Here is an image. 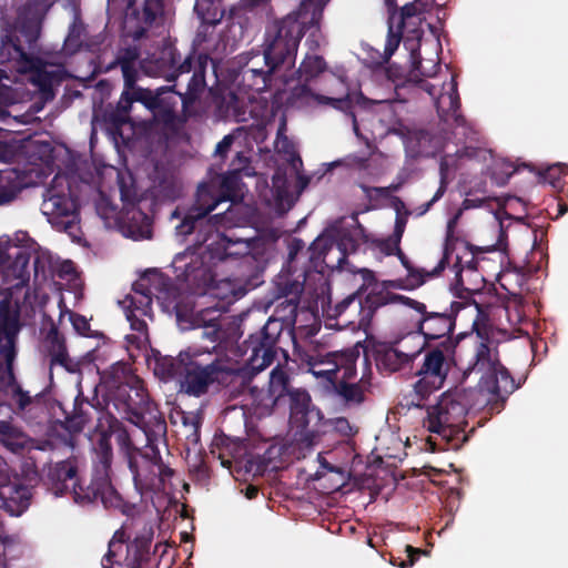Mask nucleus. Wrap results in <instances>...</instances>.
Instances as JSON below:
<instances>
[{
  "instance_id": "obj_1",
  "label": "nucleus",
  "mask_w": 568,
  "mask_h": 568,
  "mask_svg": "<svg viewBox=\"0 0 568 568\" xmlns=\"http://www.w3.org/2000/svg\"><path fill=\"white\" fill-rule=\"evenodd\" d=\"M138 60L140 51L135 47L122 48L105 71L120 68L123 75V91L118 101L115 112L120 121H126L132 104L141 103L152 114L153 121L171 136L179 135L186 122L199 115L195 104L201 101L207 83L203 78V62H200L197 72L193 73L187 82L186 91H176V84L162 85L156 89L138 85Z\"/></svg>"
},
{
  "instance_id": "obj_2",
  "label": "nucleus",
  "mask_w": 568,
  "mask_h": 568,
  "mask_svg": "<svg viewBox=\"0 0 568 568\" xmlns=\"http://www.w3.org/2000/svg\"><path fill=\"white\" fill-rule=\"evenodd\" d=\"M101 381L106 389V407L110 413L113 408L121 418L139 427L144 436H151L153 440L165 437V417L150 399L143 381L134 374L129 363L112 364L102 373Z\"/></svg>"
},
{
  "instance_id": "obj_3",
  "label": "nucleus",
  "mask_w": 568,
  "mask_h": 568,
  "mask_svg": "<svg viewBox=\"0 0 568 568\" xmlns=\"http://www.w3.org/2000/svg\"><path fill=\"white\" fill-rule=\"evenodd\" d=\"M42 16L36 3L24 4L17 18L14 31L2 40L1 55L17 62L20 73H29L30 82L38 88L44 100L54 98V87L64 80L61 65L48 63L29 51L36 48L40 37Z\"/></svg>"
},
{
  "instance_id": "obj_4",
  "label": "nucleus",
  "mask_w": 568,
  "mask_h": 568,
  "mask_svg": "<svg viewBox=\"0 0 568 568\" xmlns=\"http://www.w3.org/2000/svg\"><path fill=\"white\" fill-rule=\"evenodd\" d=\"M323 9L310 0L301 2L298 9L271 23L265 31L264 59L284 74L294 68L297 49L305 32L320 30Z\"/></svg>"
},
{
  "instance_id": "obj_5",
  "label": "nucleus",
  "mask_w": 568,
  "mask_h": 568,
  "mask_svg": "<svg viewBox=\"0 0 568 568\" xmlns=\"http://www.w3.org/2000/svg\"><path fill=\"white\" fill-rule=\"evenodd\" d=\"M224 242L223 251L216 255V258L220 261L237 255L244 260H257L258 256L263 255V251L260 247L265 245L264 241L257 237L239 241L225 237ZM206 253H209V260L215 258L211 248L206 247V251L202 253L187 248L182 253H178L172 261V268L176 281L192 294H205L215 282L214 272L211 264L206 261Z\"/></svg>"
},
{
  "instance_id": "obj_6",
  "label": "nucleus",
  "mask_w": 568,
  "mask_h": 568,
  "mask_svg": "<svg viewBox=\"0 0 568 568\" xmlns=\"http://www.w3.org/2000/svg\"><path fill=\"white\" fill-rule=\"evenodd\" d=\"M479 390L454 388L443 393L436 405L427 409V429L445 440L448 449L457 450L467 440V414L477 404Z\"/></svg>"
},
{
  "instance_id": "obj_7",
  "label": "nucleus",
  "mask_w": 568,
  "mask_h": 568,
  "mask_svg": "<svg viewBox=\"0 0 568 568\" xmlns=\"http://www.w3.org/2000/svg\"><path fill=\"white\" fill-rule=\"evenodd\" d=\"M473 373L480 374L481 387L496 396L490 406L491 410L500 412L508 396L518 388L510 372L500 362L497 343L480 334L476 336L474 355L463 376L468 377Z\"/></svg>"
},
{
  "instance_id": "obj_8",
  "label": "nucleus",
  "mask_w": 568,
  "mask_h": 568,
  "mask_svg": "<svg viewBox=\"0 0 568 568\" xmlns=\"http://www.w3.org/2000/svg\"><path fill=\"white\" fill-rule=\"evenodd\" d=\"M196 45L194 42L190 51L182 55L174 43L166 41L140 61L141 70L149 77L162 78L169 83L176 84L181 75L197 72L200 62H203V78L206 80L207 65L213 60L207 52H199Z\"/></svg>"
},
{
  "instance_id": "obj_9",
  "label": "nucleus",
  "mask_w": 568,
  "mask_h": 568,
  "mask_svg": "<svg viewBox=\"0 0 568 568\" xmlns=\"http://www.w3.org/2000/svg\"><path fill=\"white\" fill-rule=\"evenodd\" d=\"M457 342L447 339L444 343L422 347L424 358L416 371L417 381L413 385L409 405L422 408L428 397L443 388L450 371V362Z\"/></svg>"
},
{
  "instance_id": "obj_10",
  "label": "nucleus",
  "mask_w": 568,
  "mask_h": 568,
  "mask_svg": "<svg viewBox=\"0 0 568 568\" xmlns=\"http://www.w3.org/2000/svg\"><path fill=\"white\" fill-rule=\"evenodd\" d=\"M182 376L179 379L180 392L202 397L211 387L220 385L231 373L223 363L207 349L189 347V355H184Z\"/></svg>"
},
{
  "instance_id": "obj_11",
  "label": "nucleus",
  "mask_w": 568,
  "mask_h": 568,
  "mask_svg": "<svg viewBox=\"0 0 568 568\" xmlns=\"http://www.w3.org/2000/svg\"><path fill=\"white\" fill-rule=\"evenodd\" d=\"M144 437V447L126 459L134 487L140 494L162 489L165 481L174 476V470L163 462L159 450V444L165 443L166 436L154 440L151 436Z\"/></svg>"
},
{
  "instance_id": "obj_12",
  "label": "nucleus",
  "mask_w": 568,
  "mask_h": 568,
  "mask_svg": "<svg viewBox=\"0 0 568 568\" xmlns=\"http://www.w3.org/2000/svg\"><path fill=\"white\" fill-rule=\"evenodd\" d=\"M399 298L406 306L420 315L416 323V328L424 337L423 347L430 345L432 341H439L438 343H444L446 338L455 341L453 334L456 327L457 315L464 308L462 302L453 301L448 307L442 311H428L423 302L407 296H399Z\"/></svg>"
},
{
  "instance_id": "obj_13",
  "label": "nucleus",
  "mask_w": 568,
  "mask_h": 568,
  "mask_svg": "<svg viewBox=\"0 0 568 568\" xmlns=\"http://www.w3.org/2000/svg\"><path fill=\"white\" fill-rule=\"evenodd\" d=\"M388 301V294L382 291H373L364 298L356 292L337 303L333 308L331 317L343 318L344 325H353L354 328L367 333L376 311L385 306Z\"/></svg>"
},
{
  "instance_id": "obj_14",
  "label": "nucleus",
  "mask_w": 568,
  "mask_h": 568,
  "mask_svg": "<svg viewBox=\"0 0 568 568\" xmlns=\"http://www.w3.org/2000/svg\"><path fill=\"white\" fill-rule=\"evenodd\" d=\"M287 403L290 408V424L300 434L298 442L311 447L320 438V430L316 428L324 416L317 407L312 404L307 390L296 388L288 393Z\"/></svg>"
},
{
  "instance_id": "obj_15",
  "label": "nucleus",
  "mask_w": 568,
  "mask_h": 568,
  "mask_svg": "<svg viewBox=\"0 0 568 568\" xmlns=\"http://www.w3.org/2000/svg\"><path fill=\"white\" fill-rule=\"evenodd\" d=\"M281 331L282 324L277 320L268 318L260 332L248 336L245 344L252 354L248 363L237 371V375L243 381L251 379L256 373L272 364Z\"/></svg>"
},
{
  "instance_id": "obj_16",
  "label": "nucleus",
  "mask_w": 568,
  "mask_h": 568,
  "mask_svg": "<svg viewBox=\"0 0 568 568\" xmlns=\"http://www.w3.org/2000/svg\"><path fill=\"white\" fill-rule=\"evenodd\" d=\"M59 180L62 179L54 176L52 184L44 191L41 211L55 230L71 233L78 219V204L69 189L68 192L58 190Z\"/></svg>"
},
{
  "instance_id": "obj_17",
  "label": "nucleus",
  "mask_w": 568,
  "mask_h": 568,
  "mask_svg": "<svg viewBox=\"0 0 568 568\" xmlns=\"http://www.w3.org/2000/svg\"><path fill=\"white\" fill-rule=\"evenodd\" d=\"M356 231L341 229L336 232L335 241L317 237L310 246V261H322L327 267H342L349 254L358 250L359 243Z\"/></svg>"
},
{
  "instance_id": "obj_18",
  "label": "nucleus",
  "mask_w": 568,
  "mask_h": 568,
  "mask_svg": "<svg viewBox=\"0 0 568 568\" xmlns=\"http://www.w3.org/2000/svg\"><path fill=\"white\" fill-rule=\"evenodd\" d=\"M366 357H372L381 373L393 374L404 369H410L422 348L405 351L402 342H368L364 348Z\"/></svg>"
},
{
  "instance_id": "obj_19",
  "label": "nucleus",
  "mask_w": 568,
  "mask_h": 568,
  "mask_svg": "<svg viewBox=\"0 0 568 568\" xmlns=\"http://www.w3.org/2000/svg\"><path fill=\"white\" fill-rule=\"evenodd\" d=\"M53 414L57 416V409L60 410L63 420L61 426L71 434L81 433L94 418L100 419L102 406L97 397L90 400L84 396L82 389H79L74 397L72 410L69 412L61 402H55L52 406Z\"/></svg>"
},
{
  "instance_id": "obj_20",
  "label": "nucleus",
  "mask_w": 568,
  "mask_h": 568,
  "mask_svg": "<svg viewBox=\"0 0 568 568\" xmlns=\"http://www.w3.org/2000/svg\"><path fill=\"white\" fill-rule=\"evenodd\" d=\"M358 358L359 352L356 348L345 349L341 356H337L336 363L342 366L343 371L331 388L346 405H359L365 398L363 386L352 382L356 377Z\"/></svg>"
},
{
  "instance_id": "obj_21",
  "label": "nucleus",
  "mask_w": 568,
  "mask_h": 568,
  "mask_svg": "<svg viewBox=\"0 0 568 568\" xmlns=\"http://www.w3.org/2000/svg\"><path fill=\"white\" fill-rule=\"evenodd\" d=\"M164 1L143 0L141 10L133 6V1H129L123 22L125 34L136 41L146 37L156 20L164 16Z\"/></svg>"
},
{
  "instance_id": "obj_22",
  "label": "nucleus",
  "mask_w": 568,
  "mask_h": 568,
  "mask_svg": "<svg viewBox=\"0 0 568 568\" xmlns=\"http://www.w3.org/2000/svg\"><path fill=\"white\" fill-rule=\"evenodd\" d=\"M79 477V462L72 456L64 460L48 463L43 466L40 480L54 496L70 493Z\"/></svg>"
},
{
  "instance_id": "obj_23",
  "label": "nucleus",
  "mask_w": 568,
  "mask_h": 568,
  "mask_svg": "<svg viewBox=\"0 0 568 568\" xmlns=\"http://www.w3.org/2000/svg\"><path fill=\"white\" fill-rule=\"evenodd\" d=\"M220 202L221 200L214 199L207 184H200L194 204L184 211L181 207H176L172 213V217H182L181 223L175 227L176 233L183 236L192 234L196 224L206 217Z\"/></svg>"
},
{
  "instance_id": "obj_24",
  "label": "nucleus",
  "mask_w": 568,
  "mask_h": 568,
  "mask_svg": "<svg viewBox=\"0 0 568 568\" xmlns=\"http://www.w3.org/2000/svg\"><path fill=\"white\" fill-rule=\"evenodd\" d=\"M48 322L50 327L44 336V344L50 356V367L59 365L69 373H78L79 363L70 358L64 334L60 332L59 325L51 317H48Z\"/></svg>"
},
{
  "instance_id": "obj_25",
  "label": "nucleus",
  "mask_w": 568,
  "mask_h": 568,
  "mask_svg": "<svg viewBox=\"0 0 568 568\" xmlns=\"http://www.w3.org/2000/svg\"><path fill=\"white\" fill-rule=\"evenodd\" d=\"M123 233L133 240H145L152 236V219L134 203L124 205L120 217Z\"/></svg>"
},
{
  "instance_id": "obj_26",
  "label": "nucleus",
  "mask_w": 568,
  "mask_h": 568,
  "mask_svg": "<svg viewBox=\"0 0 568 568\" xmlns=\"http://www.w3.org/2000/svg\"><path fill=\"white\" fill-rule=\"evenodd\" d=\"M437 114L442 122L448 125L464 126L465 116L460 113V99L457 89V82L452 79L449 90L442 93L435 100Z\"/></svg>"
},
{
  "instance_id": "obj_27",
  "label": "nucleus",
  "mask_w": 568,
  "mask_h": 568,
  "mask_svg": "<svg viewBox=\"0 0 568 568\" xmlns=\"http://www.w3.org/2000/svg\"><path fill=\"white\" fill-rule=\"evenodd\" d=\"M313 100H316L324 104H328L342 111L348 110L352 105V101L348 94L344 98H329L321 94H315L306 83L297 84L294 88H292L286 98V103L291 106L302 108L308 105Z\"/></svg>"
},
{
  "instance_id": "obj_28",
  "label": "nucleus",
  "mask_w": 568,
  "mask_h": 568,
  "mask_svg": "<svg viewBox=\"0 0 568 568\" xmlns=\"http://www.w3.org/2000/svg\"><path fill=\"white\" fill-rule=\"evenodd\" d=\"M0 498L10 515L20 516L30 506L31 491L27 486L11 483L7 477V480L0 484Z\"/></svg>"
},
{
  "instance_id": "obj_29",
  "label": "nucleus",
  "mask_w": 568,
  "mask_h": 568,
  "mask_svg": "<svg viewBox=\"0 0 568 568\" xmlns=\"http://www.w3.org/2000/svg\"><path fill=\"white\" fill-rule=\"evenodd\" d=\"M108 488L109 475L104 470H94L89 485L84 486L79 476L70 493L77 504L84 506L101 500L102 494Z\"/></svg>"
},
{
  "instance_id": "obj_30",
  "label": "nucleus",
  "mask_w": 568,
  "mask_h": 568,
  "mask_svg": "<svg viewBox=\"0 0 568 568\" xmlns=\"http://www.w3.org/2000/svg\"><path fill=\"white\" fill-rule=\"evenodd\" d=\"M194 12L202 23L194 42L201 45L206 41L207 27L219 24L225 16V10L222 8V0H195Z\"/></svg>"
},
{
  "instance_id": "obj_31",
  "label": "nucleus",
  "mask_w": 568,
  "mask_h": 568,
  "mask_svg": "<svg viewBox=\"0 0 568 568\" xmlns=\"http://www.w3.org/2000/svg\"><path fill=\"white\" fill-rule=\"evenodd\" d=\"M184 355H189V348L181 351L176 357L162 355L159 351H153L149 364L153 362V373L161 381H179L182 376L183 363H185V361H183Z\"/></svg>"
},
{
  "instance_id": "obj_32",
  "label": "nucleus",
  "mask_w": 568,
  "mask_h": 568,
  "mask_svg": "<svg viewBox=\"0 0 568 568\" xmlns=\"http://www.w3.org/2000/svg\"><path fill=\"white\" fill-rule=\"evenodd\" d=\"M30 257L31 254L27 248L14 246L12 253L0 254V266L11 272L16 278L24 282L30 276L28 271Z\"/></svg>"
},
{
  "instance_id": "obj_33",
  "label": "nucleus",
  "mask_w": 568,
  "mask_h": 568,
  "mask_svg": "<svg viewBox=\"0 0 568 568\" xmlns=\"http://www.w3.org/2000/svg\"><path fill=\"white\" fill-rule=\"evenodd\" d=\"M265 69H242L243 82L253 91L263 92L272 87L274 78H284L285 74L270 63Z\"/></svg>"
},
{
  "instance_id": "obj_34",
  "label": "nucleus",
  "mask_w": 568,
  "mask_h": 568,
  "mask_svg": "<svg viewBox=\"0 0 568 568\" xmlns=\"http://www.w3.org/2000/svg\"><path fill=\"white\" fill-rule=\"evenodd\" d=\"M274 292L276 298H284L295 312L304 292V280L292 278L290 274L280 275L274 283Z\"/></svg>"
},
{
  "instance_id": "obj_35",
  "label": "nucleus",
  "mask_w": 568,
  "mask_h": 568,
  "mask_svg": "<svg viewBox=\"0 0 568 568\" xmlns=\"http://www.w3.org/2000/svg\"><path fill=\"white\" fill-rule=\"evenodd\" d=\"M342 352H331L324 356L310 362V372L316 376L322 377L327 382V387L334 383V381L342 373V366L337 362V356H341Z\"/></svg>"
},
{
  "instance_id": "obj_36",
  "label": "nucleus",
  "mask_w": 568,
  "mask_h": 568,
  "mask_svg": "<svg viewBox=\"0 0 568 568\" xmlns=\"http://www.w3.org/2000/svg\"><path fill=\"white\" fill-rule=\"evenodd\" d=\"M158 565L155 555L150 551L148 539L136 540L135 544L128 547L126 568H158Z\"/></svg>"
},
{
  "instance_id": "obj_37",
  "label": "nucleus",
  "mask_w": 568,
  "mask_h": 568,
  "mask_svg": "<svg viewBox=\"0 0 568 568\" xmlns=\"http://www.w3.org/2000/svg\"><path fill=\"white\" fill-rule=\"evenodd\" d=\"M410 58H412V70H410V80L415 81L418 87L426 91L429 95L435 97L436 94V88L435 85L428 83L423 78H432L437 73V70L439 69L438 63L432 62L430 70H425L423 68V59L420 57L418 49H413L410 51Z\"/></svg>"
},
{
  "instance_id": "obj_38",
  "label": "nucleus",
  "mask_w": 568,
  "mask_h": 568,
  "mask_svg": "<svg viewBox=\"0 0 568 568\" xmlns=\"http://www.w3.org/2000/svg\"><path fill=\"white\" fill-rule=\"evenodd\" d=\"M153 296L166 310L176 308L180 303V290L172 283L169 277L158 276L153 280Z\"/></svg>"
},
{
  "instance_id": "obj_39",
  "label": "nucleus",
  "mask_w": 568,
  "mask_h": 568,
  "mask_svg": "<svg viewBox=\"0 0 568 568\" xmlns=\"http://www.w3.org/2000/svg\"><path fill=\"white\" fill-rule=\"evenodd\" d=\"M19 327L14 322H0V355L4 358L9 369L16 358V338Z\"/></svg>"
},
{
  "instance_id": "obj_40",
  "label": "nucleus",
  "mask_w": 568,
  "mask_h": 568,
  "mask_svg": "<svg viewBox=\"0 0 568 568\" xmlns=\"http://www.w3.org/2000/svg\"><path fill=\"white\" fill-rule=\"evenodd\" d=\"M21 190V180L16 170L0 171V206L13 202Z\"/></svg>"
},
{
  "instance_id": "obj_41",
  "label": "nucleus",
  "mask_w": 568,
  "mask_h": 568,
  "mask_svg": "<svg viewBox=\"0 0 568 568\" xmlns=\"http://www.w3.org/2000/svg\"><path fill=\"white\" fill-rule=\"evenodd\" d=\"M124 536H125L124 531H122V530L115 531L113 538L109 542L108 552L104 555V557L102 559V568H104V567L112 568L114 564H118L115 558L123 550H125L128 552V547H131L133 544H135L136 540L148 539L150 545L152 544V538L145 537V536L136 537L131 544H125ZM126 558H128V555L125 556V559ZM124 567L126 568V562L124 564Z\"/></svg>"
},
{
  "instance_id": "obj_42",
  "label": "nucleus",
  "mask_w": 568,
  "mask_h": 568,
  "mask_svg": "<svg viewBox=\"0 0 568 568\" xmlns=\"http://www.w3.org/2000/svg\"><path fill=\"white\" fill-rule=\"evenodd\" d=\"M101 503L105 508L120 511L128 517L134 516L136 505L125 500L121 494L112 486L111 478L109 477V488L102 494Z\"/></svg>"
},
{
  "instance_id": "obj_43",
  "label": "nucleus",
  "mask_w": 568,
  "mask_h": 568,
  "mask_svg": "<svg viewBox=\"0 0 568 568\" xmlns=\"http://www.w3.org/2000/svg\"><path fill=\"white\" fill-rule=\"evenodd\" d=\"M295 388L291 387V377L285 369L276 366L270 374L268 390L274 397L275 403L288 396L290 392Z\"/></svg>"
},
{
  "instance_id": "obj_44",
  "label": "nucleus",
  "mask_w": 568,
  "mask_h": 568,
  "mask_svg": "<svg viewBox=\"0 0 568 568\" xmlns=\"http://www.w3.org/2000/svg\"><path fill=\"white\" fill-rule=\"evenodd\" d=\"M568 166L565 164H554L544 171L537 172L539 183L550 185L555 191L561 192L567 183Z\"/></svg>"
},
{
  "instance_id": "obj_45",
  "label": "nucleus",
  "mask_w": 568,
  "mask_h": 568,
  "mask_svg": "<svg viewBox=\"0 0 568 568\" xmlns=\"http://www.w3.org/2000/svg\"><path fill=\"white\" fill-rule=\"evenodd\" d=\"M110 430L115 438L116 445L119 446L120 450L124 454L126 459H129L130 456L133 455V453L142 449L141 447H138L134 444L129 430L118 419H114L110 423Z\"/></svg>"
},
{
  "instance_id": "obj_46",
  "label": "nucleus",
  "mask_w": 568,
  "mask_h": 568,
  "mask_svg": "<svg viewBox=\"0 0 568 568\" xmlns=\"http://www.w3.org/2000/svg\"><path fill=\"white\" fill-rule=\"evenodd\" d=\"M454 226H455V220H449V222L447 224V231H446V236H445V242H444L443 256L439 260V262L437 263V265L432 271H429L427 273L428 277L434 278V277L439 276L444 272V270L447 267V265L449 263V257L455 250L456 237L454 236Z\"/></svg>"
},
{
  "instance_id": "obj_47",
  "label": "nucleus",
  "mask_w": 568,
  "mask_h": 568,
  "mask_svg": "<svg viewBox=\"0 0 568 568\" xmlns=\"http://www.w3.org/2000/svg\"><path fill=\"white\" fill-rule=\"evenodd\" d=\"M387 255H396L402 265L406 268L408 273V277L414 281L415 286L423 285L426 280L429 277L427 276V273L429 271H425L423 268H415L408 257L405 255V253L402 251L399 244L396 242H392V248L387 250Z\"/></svg>"
},
{
  "instance_id": "obj_48",
  "label": "nucleus",
  "mask_w": 568,
  "mask_h": 568,
  "mask_svg": "<svg viewBox=\"0 0 568 568\" xmlns=\"http://www.w3.org/2000/svg\"><path fill=\"white\" fill-rule=\"evenodd\" d=\"M327 68L326 61L321 55H306L297 72L300 77L304 79L306 82L315 79L321 73H323Z\"/></svg>"
},
{
  "instance_id": "obj_49",
  "label": "nucleus",
  "mask_w": 568,
  "mask_h": 568,
  "mask_svg": "<svg viewBox=\"0 0 568 568\" xmlns=\"http://www.w3.org/2000/svg\"><path fill=\"white\" fill-rule=\"evenodd\" d=\"M68 315L69 321L72 324L74 332L83 337H97L98 334L91 329L90 323L88 318L79 313H75L69 310L65 305L60 310L59 315V324L62 322V318Z\"/></svg>"
},
{
  "instance_id": "obj_50",
  "label": "nucleus",
  "mask_w": 568,
  "mask_h": 568,
  "mask_svg": "<svg viewBox=\"0 0 568 568\" xmlns=\"http://www.w3.org/2000/svg\"><path fill=\"white\" fill-rule=\"evenodd\" d=\"M242 176L240 170L226 172L221 181V190L224 199L232 202L241 197Z\"/></svg>"
},
{
  "instance_id": "obj_51",
  "label": "nucleus",
  "mask_w": 568,
  "mask_h": 568,
  "mask_svg": "<svg viewBox=\"0 0 568 568\" xmlns=\"http://www.w3.org/2000/svg\"><path fill=\"white\" fill-rule=\"evenodd\" d=\"M84 36L85 26L81 19L80 12L75 11L65 38V45L73 51L79 50L82 47Z\"/></svg>"
},
{
  "instance_id": "obj_52",
  "label": "nucleus",
  "mask_w": 568,
  "mask_h": 568,
  "mask_svg": "<svg viewBox=\"0 0 568 568\" xmlns=\"http://www.w3.org/2000/svg\"><path fill=\"white\" fill-rule=\"evenodd\" d=\"M153 293L152 287H145L144 291H141V296L131 297L128 310H135L142 316H151Z\"/></svg>"
},
{
  "instance_id": "obj_53",
  "label": "nucleus",
  "mask_w": 568,
  "mask_h": 568,
  "mask_svg": "<svg viewBox=\"0 0 568 568\" xmlns=\"http://www.w3.org/2000/svg\"><path fill=\"white\" fill-rule=\"evenodd\" d=\"M98 449L99 464L95 466L94 470H104L109 475L113 454L108 438H100Z\"/></svg>"
},
{
  "instance_id": "obj_54",
  "label": "nucleus",
  "mask_w": 568,
  "mask_h": 568,
  "mask_svg": "<svg viewBox=\"0 0 568 568\" xmlns=\"http://www.w3.org/2000/svg\"><path fill=\"white\" fill-rule=\"evenodd\" d=\"M9 386L12 389V399H14L19 409L24 410L32 403L31 395L29 394V392L22 389L20 384L17 383L13 375H11Z\"/></svg>"
},
{
  "instance_id": "obj_55",
  "label": "nucleus",
  "mask_w": 568,
  "mask_h": 568,
  "mask_svg": "<svg viewBox=\"0 0 568 568\" xmlns=\"http://www.w3.org/2000/svg\"><path fill=\"white\" fill-rule=\"evenodd\" d=\"M328 422L333 426L334 430L344 438H352L357 433V428L345 417H337L329 419Z\"/></svg>"
},
{
  "instance_id": "obj_56",
  "label": "nucleus",
  "mask_w": 568,
  "mask_h": 568,
  "mask_svg": "<svg viewBox=\"0 0 568 568\" xmlns=\"http://www.w3.org/2000/svg\"><path fill=\"white\" fill-rule=\"evenodd\" d=\"M126 320L130 322V326L133 331L140 333L144 337L148 336V324L142 318V315L135 312V310H126Z\"/></svg>"
},
{
  "instance_id": "obj_57",
  "label": "nucleus",
  "mask_w": 568,
  "mask_h": 568,
  "mask_svg": "<svg viewBox=\"0 0 568 568\" xmlns=\"http://www.w3.org/2000/svg\"><path fill=\"white\" fill-rule=\"evenodd\" d=\"M468 246L473 254L471 258L469 261H466L465 264H463L462 258L459 256H457L456 263L454 264V268L456 270L457 281H460V276H462V272H463L464 267H466L469 271H476L477 266H478V261L475 256V253L483 252V251L479 248H476V251H475L473 245H468Z\"/></svg>"
},
{
  "instance_id": "obj_58",
  "label": "nucleus",
  "mask_w": 568,
  "mask_h": 568,
  "mask_svg": "<svg viewBox=\"0 0 568 568\" xmlns=\"http://www.w3.org/2000/svg\"><path fill=\"white\" fill-rule=\"evenodd\" d=\"M271 67L268 61L264 59V50L262 52L260 51H251L247 53L246 62L243 67V69H265Z\"/></svg>"
},
{
  "instance_id": "obj_59",
  "label": "nucleus",
  "mask_w": 568,
  "mask_h": 568,
  "mask_svg": "<svg viewBox=\"0 0 568 568\" xmlns=\"http://www.w3.org/2000/svg\"><path fill=\"white\" fill-rule=\"evenodd\" d=\"M402 30L398 28V31H394L393 27L389 26L388 33H387V40L385 44V55L389 58L394 54V52L397 50L400 39H402Z\"/></svg>"
},
{
  "instance_id": "obj_60",
  "label": "nucleus",
  "mask_w": 568,
  "mask_h": 568,
  "mask_svg": "<svg viewBox=\"0 0 568 568\" xmlns=\"http://www.w3.org/2000/svg\"><path fill=\"white\" fill-rule=\"evenodd\" d=\"M405 551L407 552V560H399L397 562V559L392 558L390 562L399 566L400 568H408L412 567L417 558L424 552L420 548H415L410 545H406Z\"/></svg>"
},
{
  "instance_id": "obj_61",
  "label": "nucleus",
  "mask_w": 568,
  "mask_h": 568,
  "mask_svg": "<svg viewBox=\"0 0 568 568\" xmlns=\"http://www.w3.org/2000/svg\"><path fill=\"white\" fill-rule=\"evenodd\" d=\"M98 214L103 219H109L115 214L116 207L103 195L95 203Z\"/></svg>"
},
{
  "instance_id": "obj_62",
  "label": "nucleus",
  "mask_w": 568,
  "mask_h": 568,
  "mask_svg": "<svg viewBox=\"0 0 568 568\" xmlns=\"http://www.w3.org/2000/svg\"><path fill=\"white\" fill-rule=\"evenodd\" d=\"M359 186L368 197L372 196V193H375L376 195L382 196V197H388L390 195V192L397 191L399 189V184H392L386 187L368 186L365 184H361Z\"/></svg>"
},
{
  "instance_id": "obj_63",
  "label": "nucleus",
  "mask_w": 568,
  "mask_h": 568,
  "mask_svg": "<svg viewBox=\"0 0 568 568\" xmlns=\"http://www.w3.org/2000/svg\"><path fill=\"white\" fill-rule=\"evenodd\" d=\"M449 158H450L449 155H444L440 159V162H439V176H440V180H439V186L438 187H443V192L444 193H446L447 186H448V183H449V179H448Z\"/></svg>"
},
{
  "instance_id": "obj_64",
  "label": "nucleus",
  "mask_w": 568,
  "mask_h": 568,
  "mask_svg": "<svg viewBox=\"0 0 568 568\" xmlns=\"http://www.w3.org/2000/svg\"><path fill=\"white\" fill-rule=\"evenodd\" d=\"M418 13V9L414 2L406 3L400 8L398 28L403 29L405 21L409 18L415 17Z\"/></svg>"
}]
</instances>
